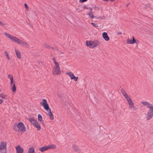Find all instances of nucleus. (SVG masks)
Returning <instances> with one entry per match:
<instances>
[{
  "label": "nucleus",
  "mask_w": 153,
  "mask_h": 153,
  "mask_svg": "<svg viewBox=\"0 0 153 153\" xmlns=\"http://www.w3.org/2000/svg\"><path fill=\"white\" fill-rule=\"evenodd\" d=\"M0 97L2 99H6L7 97V95L3 93L0 94Z\"/></svg>",
  "instance_id": "21"
},
{
  "label": "nucleus",
  "mask_w": 153,
  "mask_h": 153,
  "mask_svg": "<svg viewBox=\"0 0 153 153\" xmlns=\"http://www.w3.org/2000/svg\"><path fill=\"white\" fill-rule=\"evenodd\" d=\"M40 104L47 111L51 110L46 100L45 99H43L42 101L40 102Z\"/></svg>",
  "instance_id": "8"
},
{
  "label": "nucleus",
  "mask_w": 153,
  "mask_h": 153,
  "mask_svg": "<svg viewBox=\"0 0 153 153\" xmlns=\"http://www.w3.org/2000/svg\"><path fill=\"white\" fill-rule=\"evenodd\" d=\"M99 18H99H99H97V19H99Z\"/></svg>",
  "instance_id": "35"
},
{
  "label": "nucleus",
  "mask_w": 153,
  "mask_h": 153,
  "mask_svg": "<svg viewBox=\"0 0 153 153\" xmlns=\"http://www.w3.org/2000/svg\"><path fill=\"white\" fill-rule=\"evenodd\" d=\"M47 112L49 116L50 119L51 120H53V116L52 113L51 112V110H48L47 111Z\"/></svg>",
  "instance_id": "19"
},
{
  "label": "nucleus",
  "mask_w": 153,
  "mask_h": 153,
  "mask_svg": "<svg viewBox=\"0 0 153 153\" xmlns=\"http://www.w3.org/2000/svg\"><path fill=\"white\" fill-rule=\"evenodd\" d=\"M118 34H122V33L121 32H119L118 33Z\"/></svg>",
  "instance_id": "33"
},
{
  "label": "nucleus",
  "mask_w": 153,
  "mask_h": 153,
  "mask_svg": "<svg viewBox=\"0 0 153 153\" xmlns=\"http://www.w3.org/2000/svg\"><path fill=\"white\" fill-rule=\"evenodd\" d=\"M7 143L5 142H1L0 144V153H6Z\"/></svg>",
  "instance_id": "7"
},
{
  "label": "nucleus",
  "mask_w": 153,
  "mask_h": 153,
  "mask_svg": "<svg viewBox=\"0 0 153 153\" xmlns=\"http://www.w3.org/2000/svg\"><path fill=\"white\" fill-rule=\"evenodd\" d=\"M28 120L30 122L33 126L36 128L38 131H39L41 129V126L39 123L33 117H30Z\"/></svg>",
  "instance_id": "4"
},
{
  "label": "nucleus",
  "mask_w": 153,
  "mask_h": 153,
  "mask_svg": "<svg viewBox=\"0 0 153 153\" xmlns=\"http://www.w3.org/2000/svg\"><path fill=\"white\" fill-rule=\"evenodd\" d=\"M0 25L3 26L5 25V24L3 22L0 20Z\"/></svg>",
  "instance_id": "30"
},
{
  "label": "nucleus",
  "mask_w": 153,
  "mask_h": 153,
  "mask_svg": "<svg viewBox=\"0 0 153 153\" xmlns=\"http://www.w3.org/2000/svg\"><path fill=\"white\" fill-rule=\"evenodd\" d=\"M128 105L129 108L130 109L133 110H136V108L134 106V104L133 102Z\"/></svg>",
  "instance_id": "15"
},
{
  "label": "nucleus",
  "mask_w": 153,
  "mask_h": 153,
  "mask_svg": "<svg viewBox=\"0 0 153 153\" xmlns=\"http://www.w3.org/2000/svg\"><path fill=\"white\" fill-rule=\"evenodd\" d=\"M16 153H23L24 150L19 145L16 147Z\"/></svg>",
  "instance_id": "14"
},
{
  "label": "nucleus",
  "mask_w": 153,
  "mask_h": 153,
  "mask_svg": "<svg viewBox=\"0 0 153 153\" xmlns=\"http://www.w3.org/2000/svg\"><path fill=\"white\" fill-rule=\"evenodd\" d=\"M4 53L6 57V59L8 60H10V57L9 55V53H8V52L6 51H5L4 52Z\"/></svg>",
  "instance_id": "23"
},
{
  "label": "nucleus",
  "mask_w": 153,
  "mask_h": 153,
  "mask_svg": "<svg viewBox=\"0 0 153 153\" xmlns=\"http://www.w3.org/2000/svg\"><path fill=\"white\" fill-rule=\"evenodd\" d=\"M66 74L69 76L71 79H74V81H77L78 77H76L74 74L71 72L70 71L66 73Z\"/></svg>",
  "instance_id": "9"
},
{
  "label": "nucleus",
  "mask_w": 153,
  "mask_h": 153,
  "mask_svg": "<svg viewBox=\"0 0 153 153\" xmlns=\"http://www.w3.org/2000/svg\"><path fill=\"white\" fill-rule=\"evenodd\" d=\"M126 42L128 44H133L134 43H137L135 39L133 36L132 37V40L128 38L126 41Z\"/></svg>",
  "instance_id": "12"
},
{
  "label": "nucleus",
  "mask_w": 153,
  "mask_h": 153,
  "mask_svg": "<svg viewBox=\"0 0 153 153\" xmlns=\"http://www.w3.org/2000/svg\"><path fill=\"white\" fill-rule=\"evenodd\" d=\"M24 5H25V6L26 10L28 11H29V7L27 5L26 3H25Z\"/></svg>",
  "instance_id": "27"
},
{
  "label": "nucleus",
  "mask_w": 153,
  "mask_h": 153,
  "mask_svg": "<svg viewBox=\"0 0 153 153\" xmlns=\"http://www.w3.org/2000/svg\"><path fill=\"white\" fill-rule=\"evenodd\" d=\"M4 34L7 38L10 39L12 42H15L18 44H19L25 48H28L30 46L26 42L11 35L8 33L4 32Z\"/></svg>",
  "instance_id": "1"
},
{
  "label": "nucleus",
  "mask_w": 153,
  "mask_h": 153,
  "mask_svg": "<svg viewBox=\"0 0 153 153\" xmlns=\"http://www.w3.org/2000/svg\"><path fill=\"white\" fill-rule=\"evenodd\" d=\"M89 16L91 17L92 19H93L94 18V16L93 15V13L92 12H91L88 14Z\"/></svg>",
  "instance_id": "26"
},
{
  "label": "nucleus",
  "mask_w": 153,
  "mask_h": 153,
  "mask_svg": "<svg viewBox=\"0 0 153 153\" xmlns=\"http://www.w3.org/2000/svg\"><path fill=\"white\" fill-rule=\"evenodd\" d=\"M3 102L4 100H3L0 99V104H1Z\"/></svg>",
  "instance_id": "32"
},
{
  "label": "nucleus",
  "mask_w": 153,
  "mask_h": 153,
  "mask_svg": "<svg viewBox=\"0 0 153 153\" xmlns=\"http://www.w3.org/2000/svg\"><path fill=\"white\" fill-rule=\"evenodd\" d=\"M38 120L40 122H42L43 121L42 117L40 114L38 115Z\"/></svg>",
  "instance_id": "25"
},
{
  "label": "nucleus",
  "mask_w": 153,
  "mask_h": 153,
  "mask_svg": "<svg viewBox=\"0 0 153 153\" xmlns=\"http://www.w3.org/2000/svg\"><path fill=\"white\" fill-rule=\"evenodd\" d=\"M15 51L17 58L19 59H21L22 56L20 51L19 50L16 48L15 49Z\"/></svg>",
  "instance_id": "13"
},
{
  "label": "nucleus",
  "mask_w": 153,
  "mask_h": 153,
  "mask_svg": "<svg viewBox=\"0 0 153 153\" xmlns=\"http://www.w3.org/2000/svg\"><path fill=\"white\" fill-rule=\"evenodd\" d=\"M90 9H91V8Z\"/></svg>",
  "instance_id": "36"
},
{
  "label": "nucleus",
  "mask_w": 153,
  "mask_h": 153,
  "mask_svg": "<svg viewBox=\"0 0 153 153\" xmlns=\"http://www.w3.org/2000/svg\"><path fill=\"white\" fill-rule=\"evenodd\" d=\"M129 3L128 4H127V5H126V6H128L129 5Z\"/></svg>",
  "instance_id": "34"
},
{
  "label": "nucleus",
  "mask_w": 153,
  "mask_h": 153,
  "mask_svg": "<svg viewBox=\"0 0 153 153\" xmlns=\"http://www.w3.org/2000/svg\"><path fill=\"white\" fill-rule=\"evenodd\" d=\"M87 0H79V1L81 3H82L86 1Z\"/></svg>",
  "instance_id": "31"
},
{
  "label": "nucleus",
  "mask_w": 153,
  "mask_h": 153,
  "mask_svg": "<svg viewBox=\"0 0 153 153\" xmlns=\"http://www.w3.org/2000/svg\"><path fill=\"white\" fill-rule=\"evenodd\" d=\"M48 149L47 145L39 148V150L42 152H43Z\"/></svg>",
  "instance_id": "18"
},
{
  "label": "nucleus",
  "mask_w": 153,
  "mask_h": 153,
  "mask_svg": "<svg viewBox=\"0 0 153 153\" xmlns=\"http://www.w3.org/2000/svg\"><path fill=\"white\" fill-rule=\"evenodd\" d=\"M72 147L75 151L78 153H80L81 151V149L76 146L73 145Z\"/></svg>",
  "instance_id": "16"
},
{
  "label": "nucleus",
  "mask_w": 153,
  "mask_h": 153,
  "mask_svg": "<svg viewBox=\"0 0 153 153\" xmlns=\"http://www.w3.org/2000/svg\"><path fill=\"white\" fill-rule=\"evenodd\" d=\"M141 103L149 108L146 119L147 120H149L153 117V105L148 102L145 101L141 102Z\"/></svg>",
  "instance_id": "2"
},
{
  "label": "nucleus",
  "mask_w": 153,
  "mask_h": 153,
  "mask_svg": "<svg viewBox=\"0 0 153 153\" xmlns=\"http://www.w3.org/2000/svg\"><path fill=\"white\" fill-rule=\"evenodd\" d=\"M91 24L95 27H97L98 26L96 24L92 22L91 23Z\"/></svg>",
  "instance_id": "28"
},
{
  "label": "nucleus",
  "mask_w": 153,
  "mask_h": 153,
  "mask_svg": "<svg viewBox=\"0 0 153 153\" xmlns=\"http://www.w3.org/2000/svg\"><path fill=\"white\" fill-rule=\"evenodd\" d=\"M48 149H54L56 148V146L54 144H50L47 145Z\"/></svg>",
  "instance_id": "22"
},
{
  "label": "nucleus",
  "mask_w": 153,
  "mask_h": 153,
  "mask_svg": "<svg viewBox=\"0 0 153 153\" xmlns=\"http://www.w3.org/2000/svg\"><path fill=\"white\" fill-rule=\"evenodd\" d=\"M100 44L99 42L97 40L94 41H87L86 42L87 46L91 48H93L96 47Z\"/></svg>",
  "instance_id": "5"
},
{
  "label": "nucleus",
  "mask_w": 153,
  "mask_h": 153,
  "mask_svg": "<svg viewBox=\"0 0 153 153\" xmlns=\"http://www.w3.org/2000/svg\"><path fill=\"white\" fill-rule=\"evenodd\" d=\"M121 92L123 95L126 99L128 104L133 102L130 96L128 94L126 93L125 90L122 89Z\"/></svg>",
  "instance_id": "6"
},
{
  "label": "nucleus",
  "mask_w": 153,
  "mask_h": 153,
  "mask_svg": "<svg viewBox=\"0 0 153 153\" xmlns=\"http://www.w3.org/2000/svg\"><path fill=\"white\" fill-rule=\"evenodd\" d=\"M13 129L16 131L25 132L26 130V127L22 122H19L14 124L13 126Z\"/></svg>",
  "instance_id": "3"
},
{
  "label": "nucleus",
  "mask_w": 153,
  "mask_h": 153,
  "mask_svg": "<svg viewBox=\"0 0 153 153\" xmlns=\"http://www.w3.org/2000/svg\"><path fill=\"white\" fill-rule=\"evenodd\" d=\"M102 37L106 41H108L109 40V37L106 32H104L103 33Z\"/></svg>",
  "instance_id": "17"
},
{
  "label": "nucleus",
  "mask_w": 153,
  "mask_h": 153,
  "mask_svg": "<svg viewBox=\"0 0 153 153\" xmlns=\"http://www.w3.org/2000/svg\"><path fill=\"white\" fill-rule=\"evenodd\" d=\"M11 90L13 92H15L16 91V87L15 84L11 86Z\"/></svg>",
  "instance_id": "24"
},
{
  "label": "nucleus",
  "mask_w": 153,
  "mask_h": 153,
  "mask_svg": "<svg viewBox=\"0 0 153 153\" xmlns=\"http://www.w3.org/2000/svg\"><path fill=\"white\" fill-rule=\"evenodd\" d=\"M7 77L10 81V86L15 84V82L13 80V76L12 75L9 74L7 76Z\"/></svg>",
  "instance_id": "11"
},
{
  "label": "nucleus",
  "mask_w": 153,
  "mask_h": 153,
  "mask_svg": "<svg viewBox=\"0 0 153 153\" xmlns=\"http://www.w3.org/2000/svg\"><path fill=\"white\" fill-rule=\"evenodd\" d=\"M61 72L60 71V68H59V65H58V74H60V73H61Z\"/></svg>",
  "instance_id": "29"
},
{
  "label": "nucleus",
  "mask_w": 153,
  "mask_h": 153,
  "mask_svg": "<svg viewBox=\"0 0 153 153\" xmlns=\"http://www.w3.org/2000/svg\"><path fill=\"white\" fill-rule=\"evenodd\" d=\"M27 153H35L34 149L33 147H29Z\"/></svg>",
  "instance_id": "20"
},
{
  "label": "nucleus",
  "mask_w": 153,
  "mask_h": 153,
  "mask_svg": "<svg viewBox=\"0 0 153 153\" xmlns=\"http://www.w3.org/2000/svg\"><path fill=\"white\" fill-rule=\"evenodd\" d=\"M53 61L54 62V63L55 64L56 66L53 69L52 74L53 75H56L57 74V63L56 62V60L55 58L53 59Z\"/></svg>",
  "instance_id": "10"
}]
</instances>
